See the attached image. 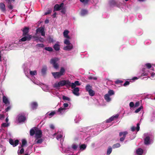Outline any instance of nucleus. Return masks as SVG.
Here are the masks:
<instances>
[{
    "instance_id": "nucleus-1",
    "label": "nucleus",
    "mask_w": 155,
    "mask_h": 155,
    "mask_svg": "<svg viewBox=\"0 0 155 155\" xmlns=\"http://www.w3.org/2000/svg\"><path fill=\"white\" fill-rule=\"evenodd\" d=\"M2 133L1 136L0 137V142L1 143V144L2 145H3V140H2V139H9V143L14 147L16 146L18 144L19 141L18 140H16L14 141L11 139L12 135L10 132H5L4 131L2 132Z\"/></svg>"
},
{
    "instance_id": "nucleus-2",
    "label": "nucleus",
    "mask_w": 155,
    "mask_h": 155,
    "mask_svg": "<svg viewBox=\"0 0 155 155\" xmlns=\"http://www.w3.org/2000/svg\"><path fill=\"white\" fill-rule=\"evenodd\" d=\"M53 136L54 137H56V139L58 140H60L61 144V146L60 147V150L63 153H67L68 150L66 148L63 146L62 142L64 141L63 136L61 134H59L58 133H54Z\"/></svg>"
},
{
    "instance_id": "nucleus-3",
    "label": "nucleus",
    "mask_w": 155,
    "mask_h": 155,
    "mask_svg": "<svg viewBox=\"0 0 155 155\" xmlns=\"http://www.w3.org/2000/svg\"><path fill=\"white\" fill-rule=\"evenodd\" d=\"M13 44H10L9 43H5L4 46L0 48V61L2 60V56L4 54V51H9L12 49Z\"/></svg>"
},
{
    "instance_id": "nucleus-4",
    "label": "nucleus",
    "mask_w": 155,
    "mask_h": 155,
    "mask_svg": "<svg viewBox=\"0 0 155 155\" xmlns=\"http://www.w3.org/2000/svg\"><path fill=\"white\" fill-rule=\"evenodd\" d=\"M68 107V103H64L63 107L59 108L56 110L57 114L62 115L64 114L67 111V108Z\"/></svg>"
},
{
    "instance_id": "nucleus-5",
    "label": "nucleus",
    "mask_w": 155,
    "mask_h": 155,
    "mask_svg": "<svg viewBox=\"0 0 155 155\" xmlns=\"http://www.w3.org/2000/svg\"><path fill=\"white\" fill-rule=\"evenodd\" d=\"M29 71L30 75L32 78H30L31 80L35 84L38 85L39 82L35 80V77H34L35 75H36L37 74V71L36 70L32 71L30 70H29Z\"/></svg>"
},
{
    "instance_id": "nucleus-6",
    "label": "nucleus",
    "mask_w": 155,
    "mask_h": 155,
    "mask_svg": "<svg viewBox=\"0 0 155 155\" xmlns=\"http://www.w3.org/2000/svg\"><path fill=\"white\" fill-rule=\"evenodd\" d=\"M65 72L64 69L62 68L61 69L60 71L59 72H52V74L54 78H58L61 76L63 75Z\"/></svg>"
},
{
    "instance_id": "nucleus-7",
    "label": "nucleus",
    "mask_w": 155,
    "mask_h": 155,
    "mask_svg": "<svg viewBox=\"0 0 155 155\" xmlns=\"http://www.w3.org/2000/svg\"><path fill=\"white\" fill-rule=\"evenodd\" d=\"M68 83V81L65 80H62L58 82L55 83L53 85V87L58 88L61 86H63Z\"/></svg>"
},
{
    "instance_id": "nucleus-8",
    "label": "nucleus",
    "mask_w": 155,
    "mask_h": 155,
    "mask_svg": "<svg viewBox=\"0 0 155 155\" xmlns=\"http://www.w3.org/2000/svg\"><path fill=\"white\" fill-rule=\"evenodd\" d=\"M22 37L19 40V42L21 41H30L32 38V36L29 35H22Z\"/></svg>"
},
{
    "instance_id": "nucleus-9",
    "label": "nucleus",
    "mask_w": 155,
    "mask_h": 155,
    "mask_svg": "<svg viewBox=\"0 0 155 155\" xmlns=\"http://www.w3.org/2000/svg\"><path fill=\"white\" fill-rule=\"evenodd\" d=\"M59 59L57 58H55L51 59L50 61V63L52 64L54 67L55 69H57L58 68V65L57 62L59 61Z\"/></svg>"
},
{
    "instance_id": "nucleus-10",
    "label": "nucleus",
    "mask_w": 155,
    "mask_h": 155,
    "mask_svg": "<svg viewBox=\"0 0 155 155\" xmlns=\"http://www.w3.org/2000/svg\"><path fill=\"white\" fill-rule=\"evenodd\" d=\"M26 120V117L24 114H19L17 117V120L19 123L24 122Z\"/></svg>"
},
{
    "instance_id": "nucleus-11",
    "label": "nucleus",
    "mask_w": 155,
    "mask_h": 155,
    "mask_svg": "<svg viewBox=\"0 0 155 155\" xmlns=\"http://www.w3.org/2000/svg\"><path fill=\"white\" fill-rule=\"evenodd\" d=\"M42 136V132L41 130L38 128L36 129V132L35 133V138H41Z\"/></svg>"
},
{
    "instance_id": "nucleus-12",
    "label": "nucleus",
    "mask_w": 155,
    "mask_h": 155,
    "mask_svg": "<svg viewBox=\"0 0 155 155\" xmlns=\"http://www.w3.org/2000/svg\"><path fill=\"white\" fill-rule=\"evenodd\" d=\"M128 134V132L127 131L121 132H120L119 136L120 137L123 136L122 137L120 138V141L121 142H123L125 140L126 137V135Z\"/></svg>"
},
{
    "instance_id": "nucleus-13",
    "label": "nucleus",
    "mask_w": 155,
    "mask_h": 155,
    "mask_svg": "<svg viewBox=\"0 0 155 155\" xmlns=\"http://www.w3.org/2000/svg\"><path fill=\"white\" fill-rule=\"evenodd\" d=\"M36 32L37 33L39 32L42 36H45V33L44 31V28L43 27H41L38 28L36 30Z\"/></svg>"
},
{
    "instance_id": "nucleus-14",
    "label": "nucleus",
    "mask_w": 155,
    "mask_h": 155,
    "mask_svg": "<svg viewBox=\"0 0 155 155\" xmlns=\"http://www.w3.org/2000/svg\"><path fill=\"white\" fill-rule=\"evenodd\" d=\"M63 5L64 4L63 3H62L60 5H55L54 7V11L60 10L63 7Z\"/></svg>"
},
{
    "instance_id": "nucleus-15",
    "label": "nucleus",
    "mask_w": 155,
    "mask_h": 155,
    "mask_svg": "<svg viewBox=\"0 0 155 155\" xmlns=\"http://www.w3.org/2000/svg\"><path fill=\"white\" fill-rule=\"evenodd\" d=\"M40 86L43 91L46 92H48L50 91V89L48 86L45 84H40Z\"/></svg>"
},
{
    "instance_id": "nucleus-16",
    "label": "nucleus",
    "mask_w": 155,
    "mask_h": 155,
    "mask_svg": "<svg viewBox=\"0 0 155 155\" xmlns=\"http://www.w3.org/2000/svg\"><path fill=\"white\" fill-rule=\"evenodd\" d=\"M63 35L66 38L64 41V43L66 45L68 44V30H65L63 33Z\"/></svg>"
},
{
    "instance_id": "nucleus-17",
    "label": "nucleus",
    "mask_w": 155,
    "mask_h": 155,
    "mask_svg": "<svg viewBox=\"0 0 155 155\" xmlns=\"http://www.w3.org/2000/svg\"><path fill=\"white\" fill-rule=\"evenodd\" d=\"M2 100L3 102L5 104L6 106H8L10 104V101L6 97L3 96Z\"/></svg>"
},
{
    "instance_id": "nucleus-18",
    "label": "nucleus",
    "mask_w": 155,
    "mask_h": 155,
    "mask_svg": "<svg viewBox=\"0 0 155 155\" xmlns=\"http://www.w3.org/2000/svg\"><path fill=\"white\" fill-rule=\"evenodd\" d=\"M9 126V123H3L1 125L2 128L0 129V133H2V132L4 131V130L2 128L3 127H8Z\"/></svg>"
},
{
    "instance_id": "nucleus-19",
    "label": "nucleus",
    "mask_w": 155,
    "mask_h": 155,
    "mask_svg": "<svg viewBox=\"0 0 155 155\" xmlns=\"http://www.w3.org/2000/svg\"><path fill=\"white\" fill-rule=\"evenodd\" d=\"M79 89L78 87H76L72 90V92L73 94L77 96H78L79 95Z\"/></svg>"
},
{
    "instance_id": "nucleus-20",
    "label": "nucleus",
    "mask_w": 155,
    "mask_h": 155,
    "mask_svg": "<svg viewBox=\"0 0 155 155\" xmlns=\"http://www.w3.org/2000/svg\"><path fill=\"white\" fill-rule=\"evenodd\" d=\"M43 141V140L41 138H35L34 143L35 144H40Z\"/></svg>"
},
{
    "instance_id": "nucleus-21",
    "label": "nucleus",
    "mask_w": 155,
    "mask_h": 155,
    "mask_svg": "<svg viewBox=\"0 0 155 155\" xmlns=\"http://www.w3.org/2000/svg\"><path fill=\"white\" fill-rule=\"evenodd\" d=\"M0 150H1V155H4L3 153L6 150V147L3 145L1 144V143L0 142Z\"/></svg>"
},
{
    "instance_id": "nucleus-22",
    "label": "nucleus",
    "mask_w": 155,
    "mask_h": 155,
    "mask_svg": "<svg viewBox=\"0 0 155 155\" xmlns=\"http://www.w3.org/2000/svg\"><path fill=\"white\" fill-rule=\"evenodd\" d=\"M57 114V111H54L51 112L50 113L49 112L47 113L46 114V116H49L50 117L49 118H51L54 115Z\"/></svg>"
},
{
    "instance_id": "nucleus-23",
    "label": "nucleus",
    "mask_w": 155,
    "mask_h": 155,
    "mask_svg": "<svg viewBox=\"0 0 155 155\" xmlns=\"http://www.w3.org/2000/svg\"><path fill=\"white\" fill-rule=\"evenodd\" d=\"M140 124L139 123H137V127H136L134 126H132L131 127V130L133 132L136 129L137 131H138L139 130H140Z\"/></svg>"
},
{
    "instance_id": "nucleus-24",
    "label": "nucleus",
    "mask_w": 155,
    "mask_h": 155,
    "mask_svg": "<svg viewBox=\"0 0 155 155\" xmlns=\"http://www.w3.org/2000/svg\"><path fill=\"white\" fill-rule=\"evenodd\" d=\"M31 105L32 109L33 110L36 109L38 106L37 102H35L31 103Z\"/></svg>"
},
{
    "instance_id": "nucleus-25",
    "label": "nucleus",
    "mask_w": 155,
    "mask_h": 155,
    "mask_svg": "<svg viewBox=\"0 0 155 155\" xmlns=\"http://www.w3.org/2000/svg\"><path fill=\"white\" fill-rule=\"evenodd\" d=\"M144 143L146 145H148L150 143V137L149 136H147L144 139Z\"/></svg>"
},
{
    "instance_id": "nucleus-26",
    "label": "nucleus",
    "mask_w": 155,
    "mask_h": 155,
    "mask_svg": "<svg viewBox=\"0 0 155 155\" xmlns=\"http://www.w3.org/2000/svg\"><path fill=\"white\" fill-rule=\"evenodd\" d=\"M24 152V149L23 147H19V149L18 151V155H21Z\"/></svg>"
},
{
    "instance_id": "nucleus-27",
    "label": "nucleus",
    "mask_w": 155,
    "mask_h": 155,
    "mask_svg": "<svg viewBox=\"0 0 155 155\" xmlns=\"http://www.w3.org/2000/svg\"><path fill=\"white\" fill-rule=\"evenodd\" d=\"M0 8L2 11L4 12L6 10L5 5L3 3H0Z\"/></svg>"
},
{
    "instance_id": "nucleus-28",
    "label": "nucleus",
    "mask_w": 155,
    "mask_h": 155,
    "mask_svg": "<svg viewBox=\"0 0 155 155\" xmlns=\"http://www.w3.org/2000/svg\"><path fill=\"white\" fill-rule=\"evenodd\" d=\"M37 129V128H36V127H34L32 128L30 131V135L31 136H33L34 135V134H35V133L36 132V129Z\"/></svg>"
},
{
    "instance_id": "nucleus-29",
    "label": "nucleus",
    "mask_w": 155,
    "mask_h": 155,
    "mask_svg": "<svg viewBox=\"0 0 155 155\" xmlns=\"http://www.w3.org/2000/svg\"><path fill=\"white\" fill-rule=\"evenodd\" d=\"M105 100L107 102H109L111 100V98L110 97V96L107 94H106L104 96Z\"/></svg>"
},
{
    "instance_id": "nucleus-30",
    "label": "nucleus",
    "mask_w": 155,
    "mask_h": 155,
    "mask_svg": "<svg viewBox=\"0 0 155 155\" xmlns=\"http://www.w3.org/2000/svg\"><path fill=\"white\" fill-rule=\"evenodd\" d=\"M29 28L27 27H25L23 30L22 35H29Z\"/></svg>"
},
{
    "instance_id": "nucleus-31",
    "label": "nucleus",
    "mask_w": 155,
    "mask_h": 155,
    "mask_svg": "<svg viewBox=\"0 0 155 155\" xmlns=\"http://www.w3.org/2000/svg\"><path fill=\"white\" fill-rule=\"evenodd\" d=\"M143 152V150L141 148H138L136 150V153L138 155H142Z\"/></svg>"
},
{
    "instance_id": "nucleus-32",
    "label": "nucleus",
    "mask_w": 155,
    "mask_h": 155,
    "mask_svg": "<svg viewBox=\"0 0 155 155\" xmlns=\"http://www.w3.org/2000/svg\"><path fill=\"white\" fill-rule=\"evenodd\" d=\"M109 3L111 6H114L116 5L117 3L114 0H110Z\"/></svg>"
},
{
    "instance_id": "nucleus-33",
    "label": "nucleus",
    "mask_w": 155,
    "mask_h": 155,
    "mask_svg": "<svg viewBox=\"0 0 155 155\" xmlns=\"http://www.w3.org/2000/svg\"><path fill=\"white\" fill-rule=\"evenodd\" d=\"M47 70V67L46 66H44L41 69V73L43 75H44L46 74Z\"/></svg>"
},
{
    "instance_id": "nucleus-34",
    "label": "nucleus",
    "mask_w": 155,
    "mask_h": 155,
    "mask_svg": "<svg viewBox=\"0 0 155 155\" xmlns=\"http://www.w3.org/2000/svg\"><path fill=\"white\" fill-rule=\"evenodd\" d=\"M53 48L56 51H58L60 49L59 45L58 44H55L54 45Z\"/></svg>"
},
{
    "instance_id": "nucleus-35",
    "label": "nucleus",
    "mask_w": 155,
    "mask_h": 155,
    "mask_svg": "<svg viewBox=\"0 0 155 155\" xmlns=\"http://www.w3.org/2000/svg\"><path fill=\"white\" fill-rule=\"evenodd\" d=\"M92 87L90 84H87L86 86V90L88 92L92 89Z\"/></svg>"
},
{
    "instance_id": "nucleus-36",
    "label": "nucleus",
    "mask_w": 155,
    "mask_h": 155,
    "mask_svg": "<svg viewBox=\"0 0 155 155\" xmlns=\"http://www.w3.org/2000/svg\"><path fill=\"white\" fill-rule=\"evenodd\" d=\"M118 117H119V115L118 114H116L115 116H113L111 117L110 118V120H111V121H112L114 119H116Z\"/></svg>"
},
{
    "instance_id": "nucleus-37",
    "label": "nucleus",
    "mask_w": 155,
    "mask_h": 155,
    "mask_svg": "<svg viewBox=\"0 0 155 155\" xmlns=\"http://www.w3.org/2000/svg\"><path fill=\"white\" fill-rule=\"evenodd\" d=\"M71 86V88L73 89H74L75 88H76V86L74 83H71L70 82L68 81V86Z\"/></svg>"
},
{
    "instance_id": "nucleus-38",
    "label": "nucleus",
    "mask_w": 155,
    "mask_h": 155,
    "mask_svg": "<svg viewBox=\"0 0 155 155\" xmlns=\"http://www.w3.org/2000/svg\"><path fill=\"white\" fill-rule=\"evenodd\" d=\"M86 146L85 144H81L80 146V149L81 150H84L86 148Z\"/></svg>"
},
{
    "instance_id": "nucleus-39",
    "label": "nucleus",
    "mask_w": 155,
    "mask_h": 155,
    "mask_svg": "<svg viewBox=\"0 0 155 155\" xmlns=\"http://www.w3.org/2000/svg\"><path fill=\"white\" fill-rule=\"evenodd\" d=\"M112 151V149L111 147H109L107 151V154L109 155L110 154Z\"/></svg>"
},
{
    "instance_id": "nucleus-40",
    "label": "nucleus",
    "mask_w": 155,
    "mask_h": 155,
    "mask_svg": "<svg viewBox=\"0 0 155 155\" xmlns=\"http://www.w3.org/2000/svg\"><path fill=\"white\" fill-rule=\"evenodd\" d=\"M120 144L119 143H117L114 144L112 146V147L114 149L115 148H118L120 147Z\"/></svg>"
},
{
    "instance_id": "nucleus-41",
    "label": "nucleus",
    "mask_w": 155,
    "mask_h": 155,
    "mask_svg": "<svg viewBox=\"0 0 155 155\" xmlns=\"http://www.w3.org/2000/svg\"><path fill=\"white\" fill-rule=\"evenodd\" d=\"M89 95L91 96H94L95 94L94 91L92 89L88 92Z\"/></svg>"
},
{
    "instance_id": "nucleus-42",
    "label": "nucleus",
    "mask_w": 155,
    "mask_h": 155,
    "mask_svg": "<svg viewBox=\"0 0 155 155\" xmlns=\"http://www.w3.org/2000/svg\"><path fill=\"white\" fill-rule=\"evenodd\" d=\"M87 11L86 10L83 9L81 11V14L83 15H85L86 14H87Z\"/></svg>"
},
{
    "instance_id": "nucleus-43",
    "label": "nucleus",
    "mask_w": 155,
    "mask_h": 155,
    "mask_svg": "<svg viewBox=\"0 0 155 155\" xmlns=\"http://www.w3.org/2000/svg\"><path fill=\"white\" fill-rule=\"evenodd\" d=\"M22 144L21 146V147H23V146H25L27 144V141L25 139H23L22 140Z\"/></svg>"
},
{
    "instance_id": "nucleus-44",
    "label": "nucleus",
    "mask_w": 155,
    "mask_h": 155,
    "mask_svg": "<svg viewBox=\"0 0 155 155\" xmlns=\"http://www.w3.org/2000/svg\"><path fill=\"white\" fill-rule=\"evenodd\" d=\"M107 94L110 96L114 95V92L113 90H110L108 91V94Z\"/></svg>"
},
{
    "instance_id": "nucleus-45",
    "label": "nucleus",
    "mask_w": 155,
    "mask_h": 155,
    "mask_svg": "<svg viewBox=\"0 0 155 155\" xmlns=\"http://www.w3.org/2000/svg\"><path fill=\"white\" fill-rule=\"evenodd\" d=\"M73 47V45L70 43L69 41H68V51H69L70 50L72 49Z\"/></svg>"
},
{
    "instance_id": "nucleus-46",
    "label": "nucleus",
    "mask_w": 155,
    "mask_h": 155,
    "mask_svg": "<svg viewBox=\"0 0 155 155\" xmlns=\"http://www.w3.org/2000/svg\"><path fill=\"white\" fill-rule=\"evenodd\" d=\"M45 50L49 51H53L52 48L50 47H45Z\"/></svg>"
},
{
    "instance_id": "nucleus-47",
    "label": "nucleus",
    "mask_w": 155,
    "mask_h": 155,
    "mask_svg": "<svg viewBox=\"0 0 155 155\" xmlns=\"http://www.w3.org/2000/svg\"><path fill=\"white\" fill-rule=\"evenodd\" d=\"M123 82V81L122 80H117L115 81V83L117 84H119L122 83Z\"/></svg>"
},
{
    "instance_id": "nucleus-48",
    "label": "nucleus",
    "mask_w": 155,
    "mask_h": 155,
    "mask_svg": "<svg viewBox=\"0 0 155 155\" xmlns=\"http://www.w3.org/2000/svg\"><path fill=\"white\" fill-rule=\"evenodd\" d=\"M36 46L38 48H43L44 46L43 44H39L36 45Z\"/></svg>"
},
{
    "instance_id": "nucleus-49",
    "label": "nucleus",
    "mask_w": 155,
    "mask_h": 155,
    "mask_svg": "<svg viewBox=\"0 0 155 155\" xmlns=\"http://www.w3.org/2000/svg\"><path fill=\"white\" fill-rule=\"evenodd\" d=\"M7 106V107L5 110V112L8 111L11 108V106L10 104L9 105H8V106Z\"/></svg>"
},
{
    "instance_id": "nucleus-50",
    "label": "nucleus",
    "mask_w": 155,
    "mask_h": 155,
    "mask_svg": "<svg viewBox=\"0 0 155 155\" xmlns=\"http://www.w3.org/2000/svg\"><path fill=\"white\" fill-rule=\"evenodd\" d=\"M78 147V146L75 144L72 145V147L74 150H76Z\"/></svg>"
},
{
    "instance_id": "nucleus-51",
    "label": "nucleus",
    "mask_w": 155,
    "mask_h": 155,
    "mask_svg": "<svg viewBox=\"0 0 155 155\" xmlns=\"http://www.w3.org/2000/svg\"><path fill=\"white\" fill-rule=\"evenodd\" d=\"M142 108H143V107L142 106H141L140 107H139V108H138L135 110V112L136 113H138L141 110Z\"/></svg>"
},
{
    "instance_id": "nucleus-52",
    "label": "nucleus",
    "mask_w": 155,
    "mask_h": 155,
    "mask_svg": "<svg viewBox=\"0 0 155 155\" xmlns=\"http://www.w3.org/2000/svg\"><path fill=\"white\" fill-rule=\"evenodd\" d=\"M145 65L149 69H150L151 67V65L149 63L146 64Z\"/></svg>"
},
{
    "instance_id": "nucleus-53",
    "label": "nucleus",
    "mask_w": 155,
    "mask_h": 155,
    "mask_svg": "<svg viewBox=\"0 0 155 155\" xmlns=\"http://www.w3.org/2000/svg\"><path fill=\"white\" fill-rule=\"evenodd\" d=\"M88 78L89 80L94 79V80H96L97 79V77H93L91 76L88 77Z\"/></svg>"
},
{
    "instance_id": "nucleus-54",
    "label": "nucleus",
    "mask_w": 155,
    "mask_h": 155,
    "mask_svg": "<svg viewBox=\"0 0 155 155\" xmlns=\"http://www.w3.org/2000/svg\"><path fill=\"white\" fill-rule=\"evenodd\" d=\"M6 76V74L4 73L2 74V77H3V78H1V80L2 81H3L5 79Z\"/></svg>"
},
{
    "instance_id": "nucleus-55",
    "label": "nucleus",
    "mask_w": 155,
    "mask_h": 155,
    "mask_svg": "<svg viewBox=\"0 0 155 155\" xmlns=\"http://www.w3.org/2000/svg\"><path fill=\"white\" fill-rule=\"evenodd\" d=\"M129 84H130L129 82L128 81H126L125 83L124 84L123 86L125 87H126L127 86L129 85Z\"/></svg>"
},
{
    "instance_id": "nucleus-56",
    "label": "nucleus",
    "mask_w": 155,
    "mask_h": 155,
    "mask_svg": "<svg viewBox=\"0 0 155 155\" xmlns=\"http://www.w3.org/2000/svg\"><path fill=\"white\" fill-rule=\"evenodd\" d=\"M129 106L130 107H133L134 106V104L133 102H131L130 103Z\"/></svg>"
},
{
    "instance_id": "nucleus-57",
    "label": "nucleus",
    "mask_w": 155,
    "mask_h": 155,
    "mask_svg": "<svg viewBox=\"0 0 155 155\" xmlns=\"http://www.w3.org/2000/svg\"><path fill=\"white\" fill-rule=\"evenodd\" d=\"M51 10H48L47 12H45V15H47L49 14L50 13H51Z\"/></svg>"
},
{
    "instance_id": "nucleus-58",
    "label": "nucleus",
    "mask_w": 155,
    "mask_h": 155,
    "mask_svg": "<svg viewBox=\"0 0 155 155\" xmlns=\"http://www.w3.org/2000/svg\"><path fill=\"white\" fill-rule=\"evenodd\" d=\"M76 86H79L80 84L79 83V81H76L74 82Z\"/></svg>"
},
{
    "instance_id": "nucleus-59",
    "label": "nucleus",
    "mask_w": 155,
    "mask_h": 155,
    "mask_svg": "<svg viewBox=\"0 0 155 155\" xmlns=\"http://www.w3.org/2000/svg\"><path fill=\"white\" fill-rule=\"evenodd\" d=\"M62 98L64 100H68V97H66L65 96H63Z\"/></svg>"
},
{
    "instance_id": "nucleus-60",
    "label": "nucleus",
    "mask_w": 155,
    "mask_h": 155,
    "mask_svg": "<svg viewBox=\"0 0 155 155\" xmlns=\"http://www.w3.org/2000/svg\"><path fill=\"white\" fill-rule=\"evenodd\" d=\"M4 118V116L3 114H0V119L3 120Z\"/></svg>"
},
{
    "instance_id": "nucleus-61",
    "label": "nucleus",
    "mask_w": 155,
    "mask_h": 155,
    "mask_svg": "<svg viewBox=\"0 0 155 155\" xmlns=\"http://www.w3.org/2000/svg\"><path fill=\"white\" fill-rule=\"evenodd\" d=\"M44 39L41 38V37H40L39 38V41H40L41 42H43L44 41Z\"/></svg>"
},
{
    "instance_id": "nucleus-62",
    "label": "nucleus",
    "mask_w": 155,
    "mask_h": 155,
    "mask_svg": "<svg viewBox=\"0 0 155 155\" xmlns=\"http://www.w3.org/2000/svg\"><path fill=\"white\" fill-rule=\"evenodd\" d=\"M50 127L51 129H54V125L52 124L50 125Z\"/></svg>"
},
{
    "instance_id": "nucleus-63",
    "label": "nucleus",
    "mask_w": 155,
    "mask_h": 155,
    "mask_svg": "<svg viewBox=\"0 0 155 155\" xmlns=\"http://www.w3.org/2000/svg\"><path fill=\"white\" fill-rule=\"evenodd\" d=\"M8 8H9V9H12V8H13V6H12L10 5H9L8 6Z\"/></svg>"
},
{
    "instance_id": "nucleus-64",
    "label": "nucleus",
    "mask_w": 155,
    "mask_h": 155,
    "mask_svg": "<svg viewBox=\"0 0 155 155\" xmlns=\"http://www.w3.org/2000/svg\"><path fill=\"white\" fill-rule=\"evenodd\" d=\"M39 38L38 37H36L35 38V40L37 42H38L39 41Z\"/></svg>"
}]
</instances>
